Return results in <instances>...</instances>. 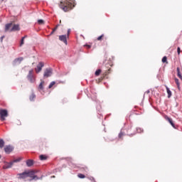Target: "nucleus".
<instances>
[{
    "label": "nucleus",
    "instance_id": "obj_1",
    "mask_svg": "<svg viewBox=\"0 0 182 182\" xmlns=\"http://www.w3.org/2000/svg\"><path fill=\"white\" fill-rule=\"evenodd\" d=\"M59 6L64 12H69V11L75 8V0H65L60 1Z\"/></svg>",
    "mask_w": 182,
    "mask_h": 182
},
{
    "label": "nucleus",
    "instance_id": "obj_2",
    "mask_svg": "<svg viewBox=\"0 0 182 182\" xmlns=\"http://www.w3.org/2000/svg\"><path fill=\"white\" fill-rule=\"evenodd\" d=\"M19 25L14 23H9L5 26V32H16L20 31Z\"/></svg>",
    "mask_w": 182,
    "mask_h": 182
},
{
    "label": "nucleus",
    "instance_id": "obj_3",
    "mask_svg": "<svg viewBox=\"0 0 182 182\" xmlns=\"http://www.w3.org/2000/svg\"><path fill=\"white\" fill-rule=\"evenodd\" d=\"M27 80L30 83H35L36 82V77L33 75V70H30L27 75Z\"/></svg>",
    "mask_w": 182,
    "mask_h": 182
},
{
    "label": "nucleus",
    "instance_id": "obj_4",
    "mask_svg": "<svg viewBox=\"0 0 182 182\" xmlns=\"http://www.w3.org/2000/svg\"><path fill=\"white\" fill-rule=\"evenodd\" d=\"M27 176L28 177H30L31 178L30 181H32V180H39V178H38V176L35 175L36 174V171H27Z\"/></svg>",
    "mask_w": 182,
    "mask_h": 182
},
{
    "label": "nucleus",
    "instance_id": "obj_5",
    "mask_svg": "<svg viewBox=\"0 0 182 182\" xmlns=\"http://www.w3.org/2000/svg\"><path fill=\"white\" fill-rule=\"evenodd\" d=\"M5 117H8V111L6 109H0V119L4 122Z\"/></svg>",
    "mask_w": 182,
    "mask_h": 182
},
{
    "label": "nucleus",
    "instance_id": "obj_6",
    "mask_svg": "<svg viewBox=\"0 0 182 182\" xmlns=\"http://www.w3.org/2000/svg\"><path fill=\"white\" fill-rule=\"evenodd\" d=\"M17 176H18V178L20 180L21 179L24 180L25 178H28V171H26L21 173H18Z\"/></svg>",
    "mask_w": 182,
    "mask_h": 182
},
{
    "label": "nucleus",
    "instance_id": "obj_7",
    "mask_svg": "<svg viewBox=\"0 0 182 182\" xmlns=\"http://www.w3.org/2000/svg\"><path fill=\"white\" fill-rule=\"evenodd\" d=\"M22 60H23V57H20V58H16L13 61V66H16L17 65H21Z\"/></svg>",
    "mask_w": 182,
    "mask_h": 182
},
{
    "label": "nucleus",
    "instance_id": "obj_8",
    "mask_svg": "<svg viewBox=\"0 0 182 182\" xmlns=\"http://www.w3.org/2000/svg\"><path fill=\"white\" fill-rule=\"evenodd\" d=\"M45 66V63L43 62L38 63L37 68L35 69L36 73H39L42 70V68Z\"/></svg>",
    "mask_w": 182,
    "mask_h": 182
},
{
    "label": "nucleus",
    "instance_id": "obj_9",
    "mask_svg": "<svg viewBox=\"0 0 182 182\" xmlns=\"http://www.w3.org/2000/svg\"><path fill=\"white\" fill-rule=\"evenodd\" d=\"M68 36L66 35H61L59 36V41H60L61 42H63V43H65V45H68Z\"/></svg>",
    "mask_w": 182,
    "mask_h": 182
},
{
    "label": "nucleus",
    "instance_id": "obj_10",
    "mask_svg": "<svg viewBox=\"0 0 182 182\" xmlns=\"http://www.w3.org/2000/svg\"><path fill=\"white\" fill-rule=\"evenodd\" d=\"M14 151V147L11 145H7L4 147V151L6 153V154H9L10 153H12Z\"/></svg>",
    "mask_w": 182,
    "mask_h": 182
},
{
    "label": "nucleus",
    "instance_id": "obj_11",
    "mask_svg": "<svg viewBox=\"0 0 182 182\" xmlns=\"http://www.w3.org/2000/svg\"><path fill=\"white\" fill-rule=\"evenodd\" d=\"M43 76L44 77H49L50 76H52V68H46Z\"/></svg>",
    "mask_w": 182,
    "mask_h": 182
},
{
    "label": "nucleus",
    "instance_id": "obj_12",
    "mask_svg": "<svg viewBox=\"0 0 182 182\" xmlns=\"http://www.w3.org/2000/svg\"><path fill=\"white\" fill-rule=\"evenodd\" d=\"M12 166H14V162H4V165L3 166V169L6 170L8 168H11Z\"/></svg>",
    "mask_w": 182,
    "mask_h": 182
},
{
    "label": "nucleus",
    "instance_id": "obj_13",
    "mask_svg": "<svg viewBox=\"0 0 182 182\" xmlns=\"http://www.w3.org/2000/svg\"><path fill=\"white\" fill-rule=\"evenodd\" d=\"M176 72H177V76L178 77H179V79H181V80H182V68L181 67H177L176 68Z\"/></svg>",
    "mask_w": 182,
    "mask_h": 182
},
{
    "label": "nucleus",
    "instance_id": "obj_14",
    "mask_svg": "<svg viewBox=\"0 0 182 182\" xmlns=\"http://www.w3.org/2000/svg\"><path fill=\"white\" fill-rule=\"evenodd\" d=\"M166 119L168 122V123H170V124L172 126V127L176 129V125L174 124V122H173V119L171 118L167 117L166 118Z\"/></svg>",
    "mask_w": 182,
    "mask_h": 182
},
{
    "label": "nucleus",
    "instance_id": "obj_15",
    "mask_svg": "<svg viewBox=\"0 0 182 182\" xmlns=\"http://www.w3.org/2000/svg\"><path fill=\"white\" fill-rule=\"evenodd\" d=\"M111 71H112L111 68H109L107 70H106L105 73L102 74V79H105V77H106V76H107V75H109V73H110Z\"/></svg>",
    "mask_w": 182,
    "mask_h": 182
},
{
    "label": "nucleus",
    "instance_id": "obj_16",
    "mask_svg": "<svg viewBox=\"0 0 182 182\" xmlns=\"http://www.w3.org/2000/svg\"><path fill=\"white\" fill-rule=\"evenodd\" d=\"M26 166L28 167H32L33 166V160L32 159H28L26 161Z\"/></svg>",
    "mask_w": 182,
    "mask_h": 182
},
{
    "label": "nucleus",
    "instance_id": "obj_17",
    "mask_svg": "<svg viewBox=\"0 0 182 182\" xmlns=\"http://www.w3.org/2000/svg\"><path fill=\"white\" fill-rule=\"evenodd\" d=\"M102 39L107 41V37H105V34H102L101 36L97 37V41H102Z\"/></svg>",
    "mask_w": 182,
    "mask_h": 182
},
{
    "label": "nucleus",
    "instance_id": "obj_18",
    "mask_svg": "<svg viewBox=\"0 0 182 182\" xmlns=\"http://www.w3.org/2000/svg\"><path fill=\"white\" fill-rule=\"evenodd\" d=\"M29 99H30L31 102H33V100H35V99H36V95L33 93L30 95Z\"/></svg>",
    "mask_w": 182,
    "mask_h": 182
},
{
    "label": "nucleus",
    "instance_id": "obj_19",
    "mask_svg": "<svg viewBox=\"0 0 182 182\" xmlns=\"http://www.w3.org/2000/svg\"><path fill=\"white\" fill-rule=\"evenodd\" d=\"M43 85H45V81H41V82L38 85L39 90H43Z\"/></svg>",
    "mask_w": 182,
    "mask_h": 182
},
{
    "label": "nucleus",
    "instance_id": "obj_20",
    "mask_svg": "<svg viewBox=\"0 0 182 182\" xmlns=\"http://www.w3.org/2000/svg\"><path fill=\"white\" fill-rule=\"evenodd\" d=\"M39 159L41 161L48 160V156L46 155H40Z\"/></svg>",
    "mask_w": 182,
    "mask_h": 182
},
{
    "label": "nucleus",
    "instance_id": "obj_21",
    "mask_svg": "<svg viewBox=\"0 0 182 182\" xmlns=\"http://www.w3.org/2000/svg\"><path fill=\"white\" fill-rule=\"evenodd\" d=\"M166 92L168 94V97L170 98L171 97V91L170 90V88L166 87Z\"/></svg>",
    "mask_w": 182,
    "mask_h": 182
},
{
    "label": "nucleus",
    "instance_id": "obj_22",
    "mask_svg": "<svg viewBox=\"0 0 182 182\" xmlns=\"http://www.w3.org/2000/svg\"><path fill=\"white\" fill-rule=\"evenodd\" d=\"M4 146H5V141L4 139H0V149H4Z\"/></svg>",
    "mask_w": 182,
    "mask_h": 182
},
{
    "label": "nucleus",
    "instance_id": "obj_23",
    "mask_svg": "<svg viewBox=\"0 0 182 182\" xmlns=\"http://www.w3.org/2000/svg\"><path fill=\"white\" fill-rule=\"evenodd\" d=\"M26 38H28V36H25L21 38V41L20 43V46H22V45H23L25 43L24 41H25Z\"/></svg>",
    "mask_w": 182,
    "mask_h": 182
},
{
    "label": "nucleus",
    "instance_id": "obj_24",
    "mask_svg": "<svg viewBox=\"0 0 182 182\" xmlns=\"http://www.w3.org/2000/svg\"><path fill=\"white\" fill-rule=\"evenodd\" d=\"M77 177L79 178H86V176L83 175V173H78Z\"/></svg>",
    "mask_w": 182,
    "mask_h": 182
},
{
    "label": "nucleus",
    "instance_id": "obj_25",
    "mask_svg": "<svg viewBox=\"0 0 182 182\" xmlns=\"http://www.w3.org/2000/svg\"><path fill=\"white\" fill-rule=\"evenodd\" d=\"M100 73H102V70L98 69L95 71V76H99V75H100Z\"/></svg>",
    "mask_w": 182,
    "mask_h": 182
},
{
    "label": "nucleus",
    "instance_id": "obj_26",
    "mask_svg": "<svg viewBox=\"0 0 182 182\" xmlns=\"http://www.w3.org/2000/svg\"><path fill=\"white\" fill-rule=\"evenodd\" d=\"M162 63H168V62L167 61V57L166 56L163 57Z\"/></svg>",
    "mask_w": 182,
    "mask_h": 182
},
{
    "label": "nucleus",
    "instance_id": "obj_27",
    "mask_svg": "<svg viewBox=\"0 0 182 182\" xmlns=\"http://www.w3.org/2000/svg\"><path fill=\"white\" fill-rule=\"evenodd\" d=\"M55 81L51 82L48 86V88L52 89V87H53V86H55Z\"/></svg>",
    "mask_w": 182,
    "mask_h": 182
},
{
    "label": "nucleus",
    "instance_id": "obj_28",
    "mask_svg": "<svg viewBox=\"0 0 182 182\" xmlns=\"http://www.w3.org/2000/svg\"><path fill=\"white\" fill-rule=\"evenodd\" d=\"M21 160H22V159L18 158L17 159H14L13 161H11V163H13V164H14V163H19V161H21Z\"/></svg>",
    "mask_w": 182,
    "mask_h": 182
},
{
    "label": "nucleus",
    "instance_id": "obj_29",
    "mask_svg": "<svg viewBox=\"0 0 182 182\" xmlns=\"http://www.w3.org/2000/svg\"><path fill=\"white\" fill-rule=\"evenodd\" d=\"M175 83H176L178 87H180V82H178V78H175Z\"/></svg>",
    "mask_w": 182,
    "mask_h": 182
},
{
    "label": "nucleus",
    "instance_id": "obj_30",
    "mask_svg": "<svg viewBox=\"0 0 182 182\" xmlns=\"http://www.w3.org/2000/svg\"><path fill=\"white\" fill-rule=\"evenodd\" d=\"M59 26H60V24H58L54 28H53V32H56V31L58 30V28H59Z\"/></svg>",
    "mask_w": 182,
    "mask_h": 182
},
{
    "label": "nucleus",
    "instance_id": "obj_31",
    "mask_svg": "<svg viewBox=\"0 0 182 182\" xmlns=\"http://www.w3.org/2000/svg\"><path fill=\"white\" fill-rule=\"evenodd\" d=\"M123 136H124V133L120 132V133L119 134V139H122V138H123Z\"/></svg>",
    "mask_w": 182,
    "mask_h": 182
},
{
    "label": "nucleus",
    "instance_id": "obj_32",
    "mask_svg": "<svg viewBox=\"0 0 182 182\" xmlns=\"http://www.w3.org/2000/svg\"><path fill=\"white\" fill-rule=\"evenodd\" d=\"M38 23H39V25H43V23H45V22L42 19L38 20Z\"/></svg>",
    "mask_w": 182,
    "mask_h": 182
},
{
    "label": "nucleus",
    "instance_id": "obj_33",
    "mask_svg": "<svg viewBox=\"0 0 182 182\" xmlns=\"http://www.w3.org/2000/svg\"><path fill=\"white\" fill-rule=\"evenodd\" d=\"M70 35V28H69V29L68 30V32H67L66 36H67L68 38H69Z\"/></svg>",
    "mask_w": 182,
    "mask_h": 182
},
{
    "label": "nucleus",
    "instance_id": "obj_34",
    "mask_svg": "<svg viewBox=\"0 0 182 182\" xmlns=\"http://www.w3.org/2000/svg\"><path fill=\"white\" fill-rule=\"evenodd\" d=\"M178 55H180L181 50L180 49V47H178L177 48Z\"/></svg>",
    "mask_w": 182,
    "mask_h": 182
},
{
    "label": "nucleus",
    "instance_id": "obj_35",
    "mask_svg": "<svg viewBox=\"0 0 182 182\" xmlns=\"http://www.w3.org/2000/svg\"><path fill=\"white\" fill-rule=\"evenodd\" d=\"M53 33H55V31H53H53H52V32L50 33V35H53Z\"/></svg>",
    "mask_w": 182,
    "mask_h": 182
},
{
    "label": "nucleus",
    "instance_id": "obj_36",
    "mask_svg": "<svg viewBox=\"0 0 182 182\" xmlns=\"http://www.w3.org/2000/svg\"><path fill=\"white\" fill-rule=\"evenodd\" d=\"M87 48L88 49H90L91 46H89V45H87Z\"/></svg>",
    "mask_w": 182,
    "mask_h": 182
},
{
    "label": "nucleus",
    "instance_id": "obj_37",
    "mask_svg": "<svg viewBox=\"0 0 182 182\" xmlns=\"http://www.w3.org/2000/svg\"><path fill=\"white\" fill-rule=\"evenodd\" d=\"M55 176H51V178H55Z\"/></svg>",
    "mask_w": 182,
    "mask_h": 182
},
{
    "label": "nucleus",
    "instance_id": "obj_38",
    "mask_svg": "<svg viewBox=\"0 0 182 182\" xmlns=\"http://www.w3.org/2000/svg\"><path fill=\"white\" fill-rule=\"evenodd\" d=\"M60 23H62V21L61 20H60Z\"/></svg>",
    "mask_w": 182,
    "mask_h": 182
},
{
    "label": "nucleus",
    "instance_id": "obj_39",
    "mask_svg": "<svg viewBox=\"0 0 182 182\" xmlns=\"http://www.w3.org/2000/svg\"><path fill=\"white\" fill-rule=\"evenodd\" d=\"M0 159H1V155H0Z\"/></svg>",
    "mask_w": 182,
    "mask_h": 182
}]
</instances>
